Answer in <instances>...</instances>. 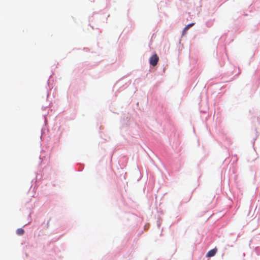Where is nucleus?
<instances>
[{"instance_id":"nucleus-1","label":"nucleus","mask_w":260,"mask_h":260,"mask_svg":"<svg viewBox=\"0 0 260 260\" xmlns=\"http://www.w3.org/2000/svg\"><path fill=\"white\" fill-rule=\"evenodd\" d=\"M158 57L156 54L153 55L149 59L150 64L153 66H155L157 64L158 61Z\"/></svg>"},{"instance_id":"nucleus-4","label":"nucleus","mask_w":260,"mask_h":260,"mask_svg":"<svg viewBox=\"0 0 260 260\" xmlns=\"http://www.w3.org/2000/svg\"><path fill=\"white\" fill-rule=\"evenodd\" d=\"M194 25V23H192L188 25H187L183 29V34L185 33L186 31L188 30V29L191 26H192Z\"/></svg>"},{"instance_id":"nucleus-2","label":"nucleus","mask_w":260,"mask_h":260,"mask_svg":"<svg viewBox=\"0 0 260 260\" xmlns=\"http://www.w3.org/2000/svg\"><path fill=\"white\" fill-rule=\"evenodd\" d=\"M216 252H217V250L216 248L213 249L208 252V253H207V257H212L215 255Z\"/></svg>"},{"instance_id":"nucleus-3","label":"nucleus","mask_w":260,"mask_h":260,"mask_svg":"<svg viewBox=\"0 0 260 260\" xmlns=\"http://www.w3.org/2000/svg\"><path fill=\"white\" fill-rule=\"evenodd\" d=\"M16 233L18 235H22L24 233V230L22 228L18 229L16 231Z\"/></svg>"}]
</instances>
